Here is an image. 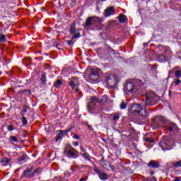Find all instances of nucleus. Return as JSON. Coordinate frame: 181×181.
<instances>
[{"instance_id": "a19ab883", "label": "nucleus", "mask_w": 181, "mask_h": 181, "mask_svg": "<svg viewBox=\"0 0 181 181\" xmlns=\"http://www.w3.org/2000/svg\"><path fill=\"white\" fill-rule=\"evenodd\" d=\"M107 160H105V157L103 156L102 158L99 160V165H103V163H106Z\"/></svg>"}, {"instance_id": "774afa93", "label": "nucleus", "mask_w": 181, "mask_h": 181, "mask_svg": "<svg viewBox=\"0 0 181 181\" xmlns=\"http://www.w3.org/2000/svg\"><path fill=\"white\" fill-rule=\"evenodd\" d=\"M179 0H171V3L173 4V2H177Z\"/></svg>"}, {"instance_id": "6e6552de", "label": "nucleus", "mask_w": 181, "mask_h": 181, "mask_svg": "<svg viewBox=\"0 0 181 181\" xmlns=\"http://www.w3.org/2000/svg\"><path fill=\"white\" fill-rule=\"evenodd\" d=\"M89 78L92 80V81H98V80H100V69L98 68L92 69L90 70Z\"/></svg>"}, {"instance_id": "6ab92c4d", "label": "nucleus", "mask_w": 181, "mask_h": 181, "mask_svg": "<svg viewBox=\"0 0 181 181\" xmlns=\"http://www.w3.org/2000/svg\"><path fill=\"white\" fill-rule=\"evenodd\" d=\"M46 76H47L46 73H42L41 75V78L40 79V85L42 87H46V83H47V77Z\"/></svg>"}, {"instance_id": "6e6d98bb", "label": "nucleus", "mask_w": 181, "mask_h": 181, "mask_svg": "<svg viewBox=\"0 0 181 181\" xmlns=\"http://www.w3.org/2000/svg\"><path fill=\"white\" fill-rule=\"evenodd\" d=\"M13 83H16V84H22V81L16 80Z\"/></svg>"}, {"instance_id": "49530a36", "label": "nucleus", "mask_w": 181, "mask_h": 181, "mask_svg": "<svg viewBox=\"0 0 181 181\" xmlns=\"http://www.w3.org/2000/svg\"><path fill=\"white\" fill-rule=\"evenodd\" d=\"M71 175V173H70V172H69V171H66L64 173V176H66V177H70Z\"/></svg>"}, {"instance_id": "c85d7f7f", "label": "nucleus", "mask_w": 181, "mask_h": 181, "mask_svg": "<svg viewBox=\"0 0 181 181\" xmlns=\"http://www.w3.org/2000/svg\"><path fill=\"white\" fill-rule=\"evenodd\" d=\"M135 84V87H138V90H139L141 88V87H142L144 86V82H142V81L138 79L136 81V82H134Z\"/></svg>"}, {"instance_id": "ddd939ff", "label": "nucleus", "mask_w": 181, "mask_h": 181, "mask_svg": "<svg viewBox=\"0 0 181 181\" xmlns=\"http://www.w3.org/2000/svg\"><path fill=\"white\" fill-rule=\"evenodd\" d=\"M68 157L71 159H77L80 156L78 155V151L73 147L70 146V148L67 150Z\"/></svg>"}, {"instance_id": "2eb2a0df", "label": "nucleus", "mask_w": 181, "mask_h": 181, "mask_svg": "<svg viewBox=\"0 0 181 181\" xmlns=\"http://www.w3.org/2000/svg\"><path fill=\"white\" fill-rule=\"evenodd\" d=\"M167 132H175V131H179V127L175 123H170L165 127Z\"/></svg>"}, {"instance_id": "09e8293b", "label": "nucleus", "mask_w": 181, "mask_h": 181, "mask_svg": "<svg viewBox=\"0 0 181 181\" xmlns=\"http://www.w3.org/2000/svg\"><path fill=\"white\" fill-rule=\"evenodd\" d=\"M74 139H76V140H80V136L77 135V134H74L73 136Z\"/></svg>"}, {"instance_id": "473e14b6", "label": "nucleus", "mask_w": 181, "mask_h": 181, "mask_svg": "<svg viewBox=\"0 0 181 181\" xmlns=\"http://www.w3.org/2000/svg\"><path fill=\"white\" fill-rule=\"evenodd\" d=\"M127 105H128V103L123 100L119 105L120 110H127Z\"/></svg>"}, {"instance_id": "8fccbe9b", "label": "nucleus", "mask_w": 181, "mask_h": 181, "mask_svg": "<svg viewBox=\"0 0 181 181\" xmlns=\"http://www.w3.org/2000/svg\"><path fill=\"white\" fill-rule=\"evenodd\" d=\"M107 96H103V98L101 99L102 103H107Z\"/></svg>"}, {"instance_id": "412c9836", "label": "nucleus", "mask_w": 181, "mask_h": 181, "mask_svg": "<svg viewBox=\"0 0 181 181\" xmlns=\"http://www.w3.org/2000/svg\"><path fill=\"white\" fill-rule=\"evenodd\" d=\"M11 158H8V157H4L1 158L0 160L1 163H2V166H7L11 163Z\"/></svg>"}, {"instance_id": "a18cd8bd", "label": "nucleus", "mask_w": 181, "mask_h": 181, "mask_svg": "<svg viewBox=\"0 0 181 181\" xmlns=\"http://www.w3.org/2000/svg\"><path fill=\"white\" fill-rule=\"evenodd\" d=\"M67 45H69V46H71L74 43V41H73V39L71 38V40H68L66 42Z\"/></svg>"}, {"instance_id": "393cba45", "label": "nucleus", "mask_w": 181, "mask_h": 181, "mask_svg": "<svg viewBox=\"0 0 181 181\" xmlns=\"http://www.w3.org/2000/svg\"><path fill=\"white\" fill-rule=\"evenodd\" d=\"M171 165L174 169H179L181 168V160H179L178 161H174L171 163Z\"/></svg>"}, {"instance_id": "864d4df0", "label": "nucleus", "mask_w": 181, "mask_h": 181, "mask_svg": "<svg viewBox=\"0 0 181 181\" xmlns=\"http://www.w3.org/2000/svg\"><path fill=\"white\" fill-rule=\"evenodd\" d=\"M110 168H111V170H112V172H115L117 168H115V166L114 165H110Z\"/></svg>"}, {"instance_id": "0e129e2a", "label": "nucleus", "mask_w": 181, "mask_h": 181, "mask_svg": "<svg viewBox=\"0 0 181 181\" xmlns=\"http://www.w3.org/2000/svg\"><path fill=\"white\" fill-rule=\"evenodd\" d=\"M148 45H149V42H144V47H145V46H148Z\"/></svg>"}, {"instance_id": "69168bd1", "label": "nucleus", "mask_w": 181, "mask_h": 181, "mask_svg": "<svg viewBox=\"0 0 181 181\" xmlns=\"http://www.w3.org/2000/svg\"><path fill=\"white\" fill-rule=\"evenodd\" d=\"M70 170H71L72 173H74V172H76V170H74V168H70Z\"/></svg>"}, {"instance_id": "c03bdc74", "label": "nucleus", "mask_w": 181, "mask_h": 181, "mask_svg": "<svg viewBox=\"0 0 181 181\" xmlns=\"http://www.w3.org/2000/svg\"><path fill=\"white\" fill-rule=\"evenodd\" d=\"M7 129H8V131H14L15 128L12 125H8V126H7Z\"/></svg>"}, {"instance_id": "7ed1b4c3", "label": "nucleus", "mask_w": 181, "mask_h": 181, "mask_svg": "<svg viewBox=\"0 0 181 181\" xmlns=\"http://www.w3.org/2000/svg\"><path fill=\"white\" fill-rule=\"evenodd\" d=\"M159 146L161 148L162 151H172L173 148L172 147V141L167 136H163L162 139L159 143Z\"/></svg>"}, {"instance_id": "1a4fd4ad", "label": "nucleus", "mask_w": 181, "mask_h": 181, "mask_svg": "<svg viewBox=\"0 0 181 181\" xmlns=\"http://www.w3.org/2000/svg\"><path fill=\"white\" fill-rule=\"evenodd\" d=\"M157 52L158 53H165L167 56H172L170 47L162 45H157Z\"/></svg>"}, {"instance_id": "f8f14e48", "label": "nucleus", "mask_w": 181, "mask_h": 181, "mask_svg": "<svg viewBox=\"0 0 181 181\" xmlns=\"http://www.w3.org/2000/svg\"><path fill=\"white\" fill-rule=\"evenodd\" d=\"M71 131V128L66 129L65 130H59V134L55 137V142H59L62 139L64 138L66 135L69 134Z\"/></svg>"}, {"instance_id": "4d7b16f0", "label": "nucleus", "mask_w": 181, "mask_h": 181, "mask_svg": "<svg viewBox=\"0 0 181 181\" xmlns=\"http://www.w3.org/2000/svg\"><path fill=\"white\" fill-rule=\"evenodd\" d=\"M72 144L74 145V146H78V141H74Z\"/></svg>"}, {"instance_id": "f3484780", "label": "nucleus", "mask_w": 181, "mask_h": 181, "mask_svg": "<svg viewBox=\"0 0 181 181\" xmlns=\"http://www.w3.org/2000/svg\"><path fill=\"white\" fill-rule=\"evenodd\" d=\"M18 95L20 97H30L32 95V90L30 89H23L18 92Z\"/></svg>"}, {"instance_id": "052dcab7", "label": "nucleus", "mask_w": 181, "mask_h": 181, "mask_svg": "<svg viewBox=\"0 0 181 181\" xmlns=\"http://www.w3.org/2000/svg\"><path fill=\"white\" fill-rule=\"evenodd\" d=\"M150 175H151V176H153V175H155V172H154L153 170H151V171L150 172Z\"/></svg>"}, {"instance_id": "680f3d73", "label": "nucleus", "mask_w": 181, "mask_h": 181, "mask_svg": "<svg viewBox=\"0 0 181 181\" xmlns=\"http://www.w3.org/2000/svg\"><path fill=\"white\" fill-rule=\"evenodd\" d=\"M80 149H81V152H84V148H83V146H80Z\"/></svg>"}, {"instance_id": "20e7f679", "label": "nucleus", "mask_w": 181, "mask_h": 181, "mask_svg": "<svg viewBox=\"0 0 181 181\" xmlns=\"http://www.w3.org/2000/svg\"><path fill=\"white\" fill-rule=\"evenodd\" d=\"M133 112H137L140 117H143L146 119L149 118V114L148 111H146V107H141V105L138 103H135L133 106Z\"/></svg>"}, {"instance_id": "58836bf2", "label": "nucleus", "mask_w": 181, "mask_h": 181, "mask_svg": "<svg viewBox=\"0 0 181 181\" xmlns=\"http://www.w3.org/2000/svg\"><path fill=\"white\" fill-rule=\"evenodd\" d=\"M69 86H70V87H71V88L74 89V87H76V82H74V81H71L69 83Z\"/></svg>"}, {"instance_id": "7c9ffc66", "label": "nucleus", "mask_w": 181, "mask_h": 181, "mask_svg": "<svg viewBox=\"0 0 181 181\" xmlns=\"http://www.w3.org/2000/svg\"><path fill=\"white\" fill-rule=\"evenodd\" d=\"M112 115H113L112 116L113 121H115V122L119 121V118H120L119 114L113 113Z\"/></svg>"}, {"instance_id": "bf43d9fd", "label": "nucleus", "mask_w": 181, "mask_h": 181, "mask_svg": "<svg viewBox=\"0 0 181 181\" xmlns=\"http://www.w3.org/2000/svg\"><path fill=\"white\" fill-rule=\"evenodd\" d=\"M168 95H169V97H172V90H169Z\"/></svg>"}, {"instance_id": "e433bc0d", "label": "nucleus", "mask_w": 181, "mask_h": 181, "mask_svg": "<svg viewBox=\"0 0 181 181\" xmlns=\"http://www.w3.org/2000/svg\"><path fill=\"white\" fill-rule=\"evenodd\" d=\"M21 119L23 122V127H26V125H28V119H26L25 116H23Z\"/></svg>"}, {"instance_id": "338daca9", "label": "nucleus", "mask_w": 181, "mask_h": 181, "mask_svg": "<svg viewBox=\"0 0 181 181\" xmlns=\"http://www.w3.org/2000/svg\"><path fill=\"white\" fill-rule=\"evenodd\" d=\"M41 11H42L43 12H45V11H46V8L42 7V8H41Z\"/></svg>"}, {"instance_id": "5701e85b", "label": "nucleus", "mask_w": 181, "mask_h": 181, "mask_svg": "<svg viewBox=\"0 0 181 181\" xmlns=\"http://www.w3.org/2000/svg\"><path fill=\"white\" fill-rule=\"evenodd\" d=\"M28 110H30V107L28 106L27 105H23V110L21 112V117H25V115H26V112H28Z\"/></svg>"}, {"instance_id": "ea45409f", "label": "nucleus", "mask_w": 181, "mask_h": 181, "mask_svg": "<svg viewBox=\"0 0 181 181\" xmlns=\"http://www.w3.org/2000/svg\"><path fill=\"white\" fill-rule=\"evenodd\" d=\"M180 83V79L177 78L174 82L172 83V85L175 84V86H179Z\"/></svg>"}, {"instance_id": "2f4dec72", "label": "nucleus", "mask_w": 181, "mask_h": 181, "mask_svg": "<svg viewBox=\"0 0 181 181\" xmlns=\"http://www.w3.org/2000/svg\"><path fill=\"white\" fill-rule=\"evenodd\" d=\"M101 165L102 166H103L104 169H107V170H110V166H111V165H110L109 161H106L105 163H103Z\"/></svg>"}, {"instance_id": "a211bd4d", "label": "nucleus", "mask_w": 181, "mask_h": 181, "mask_svg": "<svg viewBox=\"0 0 181 181\" xmlns=\"http://www.w3.org/2000/svg\"><path fill=\"white\" fill-rule=\"evenodd\" d=\"M104 12L105 18H108V16H111L115 13V8L113 6H110Z\"/></svg>"}, {"instance_id": "c756f323", "label": "nucleus", "mask_w": 181, "mask_h": 181, "mask_svg": "<svg viewBox=\"0 0 181 181\" xmlns=\"http://www.w3.org/2000/svg\"><path fill=\"white\" fill-rule=\"evenodd\" d=\"M28 158V154H23L21 156L17 158L18 162H23V160H26Z\"/></svg>"}, {"instance_id": "f257e3e1", "label": "nucleus", "mask_w": 181, "mask_h": 181, "mask_svg": "<svg viewBox=\"0 0 181 181\" xmlns=\"http://www.w3.org/2000/svg\"><path fill=\"white\" fill-rule=\"evenodd\" d=\"M42 172V168H36L35 169V165L33 164H29L27 168L23 170V174L21 175V179H32L34 177L41 175Z\"/></svg>"}, {"instance_id": "aec40b11", "label": "nucleus", "mask_w": 181, "mask_h": 181, "mask_svg": "<svg viewBox=\"0 0 181 181\" xmlns=\"http://www.w3.org/2000/svg\"><path fill=\"white\" fill-rule=\"evenodd\" d=\"M173 74H175L176 78H180L181 77V70H177L175 71V69L170 70L169 71V77L170 76H172Z\"/></svg>"}, {"instance_id": "37998d69", "label": "nucleus", "mask_w": 181, "mask_h": 181, "mask_svg": "<svg viewBox=\"0 0 181 181\" xmlns=\"http://www.w3.org/2000/svg\"><path fill=\"white\" fill-rule=\"evenodd\" d=\"M53 47H57L59 50H62V49L59 48V42L57 41H54Z\"/></svg>"}, {"instance_id": "bb28decb", "label": "nucleus", "mask_w": 181, "mask_h": 181, "mask_svg": "<svg viewBox=\"0 0 181 181\" xmlns=\"http://www.w3.org/2000/svg\"><path fill=\"white\" fill-rule=\"evenodd\" d=\"M158 60L160 63H163V62H168V57L165 54H161L158 56Z\"/></svg>"}, {"instance_id": "79ce46f5", "label": "nucleus", "mask_w": 181, "mask_h": 181, "mask_svg": "<svg viewBox=\"0 0 181 181\" xmlns=\"http://www.w3.org/2000/svg\"><path fill=\"white\" fill-rule=\"evenodd\" d=\"M107 49H109V50H110V53H112V54H115V50H114L112 48H111V47L107 45Z\"/></svg>"}, {"instance_id": "3c124183", "label": "nucleus", "mask_w": 181, "mask_h": 181, "mask_svg": "<svg viewBox=\"0 0 181 181\" xmlns=\"http://www.w3.org/2000/svg\"><path fill=\"white\" fill-rule=\"evenodd\" d=\"M88 129H90V131H94V129L93 128V126L91 124H87Z\"/></svg>"}, {"instance_id": "4468645a", "label": "nucleus", "mask_w": 181, "mask_h": 181, "mask_svg": "<svg viewBox=\"0 0 181 181\" xmlns=\"http://www.w3.org/2000/svg\"><path fill=\"white\" fill-rule=\"evenodd\" d=\"M98 98H97L96 96H92L90 98V103H88V111H91L92 110H94L95 108V103H98Z\"/></svg>"}, {"instance_id": "0eeeda50", "label": "nucleus", "mask_w": 181, "mask_h": 181, "mask_svg": "<svg viewBox=\"0 0 181 181\" xmlns=\"http://www.w3.org/2000/svg\"><path fill=\"white\" fill-rule=\"evenodd\" d=\"M96 22H100V18H98V16L88 17L86 20L85 23L83 24V26L85 29H88V28L91 26L92 23H95Z\"/></svg>"}, {"instance_id": "de8ad7c7", "label": "nucleus", "mask_w": 181, "mask_h": 181, "mask_svg": "<svg viewBox=\"0 0 181 181\" xmlns=\"http://www.w3.org/2000/svg\"><path fill=\"white\" fill-rule=\"evenodd\" d=\"M54 28H55V29H59V30H60V29H62V28H63V25H57V24H55V25H54Z\"/></svg>"}, {"instance_id": "f03ea898", "label": "nucleus", "mask_w": 181, "mask_h": 181, "mask_svg": "<svg viewBox=\"0 0 181 181\" xmlns=\"http://www.w3.org/2000/svg\"><path fill=\"white\" fill-rule=\"evenodd\" d=\"M158 101H160V97H159L156 93L153 92L146 95V105L153 107V105H156V104H158Z\"/></svg>"}, {"instance_id": "13d9d810", "label": "nucleus", "mask_w": 181, "mask_h": 181, "mask_svg": "<svg viewBox=\"0 0 181 181\" xmlns=\"http://www.w3.org/2000/svg\"><path fill=\"white\" fill-rule=\"evenodd\" d=\"M76 0H71V6H73L74 5H76Z\"/></svg>"}, {"instance_id": "5fc2aeb1", "label": "nucleus", "mask_w": 181, "mask_h": 181, "mask_svg": "<svg viewBox=\"0 0 181 181\" xmlns=\"http://www.w3.org/2000/svg\"><path fill=\"white\" fill-rule=\"evenodd\" d=\"M84 168H88V165H81L78 169H84Z\"/></svg>"}, {"instance_id": "a878e982", "label": "nucleus", "mask_w": 181, "mask_h": 181, "mask_svg": "<svg viewBox=\"0 0 181 181\" xmlns=\"http://www.w3.org/2000/svg\"><path fill=\"white\" fill-rule=\"evenodd\" d=\"M62 84H63V81H62L61 79H57L56 81L54 82L53 87H54V88H60Z\"/></svg>"}, {"instance_id": "39448f33", "label": "nucleus", "mask_w": 181, "mask_h": 181, "mask_svg": "<svg viewBox=\"0 0 181 181\" xmlns=\"http://www.w3.org/2000/svg\"><path fill=\"white\" fill-rule=\"evenodd\" d=\"M106 83L109 88H112L113 90H115V88H118V83H119V81H118L115 75L109 74L106 77Z\"/></svg>"}, {"instance_id": "4be33fe9", "label": "nucleus", "mask_w": 181, "mask_h": 181, "mask_svg": "<svg viewBox=\"0 0 181 181\" xmlns=\"http://www.w3.org/2000/svg\"><path fill=\"white\" fill-rule=\"evenodd\" d=\"M8 39H6V35L4 34V30L0 29V43H6Z\"/></svg>"}, {"instance_id": "9d476101", "label": "nucleus", "mask_w": 181, "mask_h": 181, "mask_svg": "<svg viewBox=\"0 0 181 181\" xmlns=\"http://www.w3.org/2000/svg\"><path fill=\"white\" fill-rule=\"evenodd\" d=\"M93 170H94L95 173H96L98 175V176L100 180L105 181V180H108V179H110V176H108L107 175V173L101 172V169L94 168Z\"/></svg>"}, {"instance_id": "c9c22d12", "label": "nucleus", "mask_w": 181, "mask_h": 181, "mask_svg": "<svg viewBox=\"0 0 181 181\" xmlns=\"http://www.w3.org/2000/svg\"><path fill=\"white\" fill-rule=\"evenodd\" d=\"M145 142H148V144H153L155 140L153 138L146 137L144 138Z\"/></svg>"}, {"instance_id": "b1692460", "label": "nucleus", "mask_w": 181, "mask_h": 181, "mask_svg": "<svg viewBox=\"0 0 181 181\" xmlns=\"http://www.w3.org/2000/svg\"><path fill=\"white\" fill-rule=\"evenodd\" d=\"M118 21H119V23H125V22H127V21H128V18H127V16H125V14H121L118 17Z\"/></svg>"}, {"instance_id": "dca6fc26", "label": "nucleus", "mask_w": 181, "mask_h": 181, "mask_svg": "<svg viewBox=\"0 0 181 181\" xmlns=\"http://www.w3.org/2000/svg\"><path fill=\"white\" fill-rule=\"evenodd\" d=\"M147 166L148 168H151V169H159V168H160V163H159V161H156L155 160H151L147 163Z\"/></svg>"}, {"instance_id": "423d86ee", "label": "nucleus", "mask_w": 181, "mask_h": 181, "mask_svg": "<svg viewBox=\"0 0 181 181\" xmlns=\"http://www.w3.org/2000/svg\"><path fill=\"white\" fill-rule=\"evenodd\" d=\"M151 122L153 124V128H155L156 129H158V128H160V127H162V125L160 124V122L162 124H165V122H166V119H165L163 116H157V117H154L151 119Z\"/></svg>"}, {"instance_id": "f704fd0d", "label": "nucleus", "mask_w": 181, "mask_h": 181, "mask_svg": "<svg viewBox=\"0 0 181 181\" xmlns=\"http://www.w3.org/2000/svg\"><path fill=\"white\" fill-rule=\"evenodd\" d=\"M10 139H11V141L13 142V143L18 144V142H19V140L15 136H10Z\"/></svg>"}, {"instance_id": "4c0bfd02", "label": "nucleus", "mask_w": 181, "mask_h": 181, "mask_svg": "<svg viewBox=\"0 0 181 181\" xmlns=\"http://www.w3.org/2000/svg\"><path fill=\"white\" fill-rule=\"evenodd\" d=\"M73 37H72V40H74V39H77L78 37H81V35H80V33H74V34H72Z\"/></svg>"}, {"instance_id": "72a5a7b5", "label": "nucleus", "mask_w": 181, "mask_h": 181, "mask_svg": "<svg viewBox=\"0 0 181 181\" xmlns=\"http://www.w3.org/2000/svg\"><path fill=\"white\" fill-rule=\"evenodd\" d=\"M82 158H83V159H86V160H88L89 162L91 161V159H90V155H88V153H83L82 154Z\"/></svg>"}, {"instance_id": "603ef678", "label": "nucleus", "mask_w": 181, "mask_h": 181, "mask_svg": "<svg viewBox=\"0 0 181 181\" xmlns=\"http://www.w3.org/2000/svg\"><path fill=\"white\" fill-rule=\"evenodd\" d=\"M62 180V177H55L54 181H60Z\"/></svg>"}, {"instance_id": "e2e57ef3", "label": "nucleus", "mask_w": 181, "mask_h": 181, "mask_svg": "<svg viewBox=\"0 0 181 181\" xmlns=\"http://www.w3.org/2000/svg\"><path fill=\"white\" fill-rule=\"evenodd\" d=\"M174 181H180V179H179L178 177H175V179L174 180Z\"/></svg>"}, {"instance_id": "cd10ccee", "label": "nucleus", "mask_w": 181, "mask_h": 181, "mask_svg": "<svg viewBox=\"0 0 181 181\" xmlns=\"http://www.w3.org/2000/svg\"><path fill=\"white\" fill-rule=\"evenodd\" d=\"M76 32H77V30H76V22L74 21L70 26V34L74 35Z\"/></svg>"}, {"instance_id": "9b49d317", "label": "nucleus", "mask_w": 181, "mask_h": 181, "mask_svg": "<svg viewBox=\"0 0 181 181\" xmlns=\"http://www.w3.org/2000/svg\"><path fill=\"white\" fill-rule=\"evenodd\" d=\"M124 90L128 93H136L138 91V87L135 86V83L134 82H127Z\"/></svg>"}]
</instances>
